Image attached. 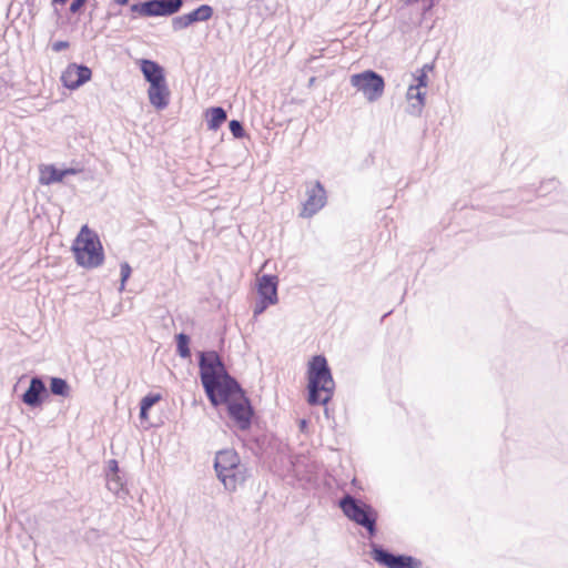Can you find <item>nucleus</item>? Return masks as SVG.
I'll list each match as a JSON object with an SVG mask.
<instances>
[{"instance_id":"f257e3e1","label":"nucleus","mask_w":568,"mask_h":568,"mask_svg":"<svg viewBox=\"0 0 568 568\" xmlns=\"http://www.w3.org/2000/svg\"><path fill=\"white\" fill-rule=\"evenodd\" d=\"M199 368L202 386L212 406L225 404L237 428L250 429L254 409L240 383L227 373L219 354L215 351L201 352Z\"/></svg>"},{"instance_id":"f03ea898","label":"nucleus","mask_w":568,"mask_h":568,"mask_svg":"<svg viewBox=\"0 0 568 568\" xmlns=\"http://www.w3.org/2000/svg\"><path fill=\"white\" fill-rule=\"evenodd\" d=\"M335 382L327 359L315 355L308 363L307 369V402L310 405H326L334 395Z\"/></svg>"},{"instance_id":"7ed1b4c3","label":"nucleus","mask_w":568,"mask_h":568,"mask_svg":"<svg viewBox=\"0 0 568 568\" xmlns=\"http://www.w3.org/2000/svg\"><path fill=\"white\" fill-rule=\"evenodd\" d=\"M214 469L219 480L229 491H234L247 476L245 465L241 463L239 454L233 449L220 450L216 454Z\"/></svg>"},{"instance_id":"20e7f679","label":"nucleus","mask_w":568,"mask_h":568,"mask_svg":"<svg viewBox=\"0 0 568 568\" xmlns=\"http://www.w3.org/2000/svg\"><path fill=\"white\" fill-rule=\"evenodd\" d=\"M72 251L77 263L87 268H95L102 265L104 253L99 236L83 225L79 235L73 242Z\"/></svg>"},{"instance_id":"39448f33","label":"nucleus","mask_w":568,"mask_h":568,"mask_svg":"<svg viewBox=\"0 0 568 568\" xmlns=\"http://www.w3.org/2000/svg\"><path fill=\"white\" fill-rule=\"evenodd\" d=\"M338 507L345 517L365 528L371 537L376 535L378 513L372 505L351 494H345L338 500Z\"/></svg>"},{"instance_id":"423d86ee","label":"nucleus","mask_w":568,"mask_h":568,"mask_svg":"<svg viewBox=\"0 0 568 568\" xmlns=\"http://www.w3.org/2000/svg\"><path fill=\"white\" fill-rule=\"evenodd\" d=\"M351 84L363 92L365 98L373 102L383 95L385 82L381 74L372 70H366L362 73L353 74L351 77Z\"/></svg>"},{"instance_id":"0eeeda50","label":"nucleus","mask_w":568,"mask_h":568,"mask_svg":"<svg viewBox=\"0 0 568 568\" xmlns=\"http://www.w3.org/2000/svg\"><path fill=\"white\" fill-rule=\"evenodd\" d=\"M183 6V0H146L133 3L130 10L142 17H170L178 13Z\"/></svg>"},{"instance_id":"6e6552de","label":"nucleus","mask_w":568,"mask_h":568,"mask_svg":"<svg viewBox=\"0 0 568 568\" xmlns=\"http://www.w3.org/2000/svg\"><path fill=\"white\" fill-rule=\"evenodd\" d=\"M372 557L381 566L386 568H420L422 561L408 555H394L383 547L373 544Z\"/></svg>"},{"instance_id":"1a4fd4ad","label":"nucleus","mask_w":568,"mask_h":568,"mask_svg":"<svg viewBox=\"0 0 568 568\" xmlns=\"http://www.w3.org/2000/svg\"><path fill=\"white\" fill-rule=\"evenodd\" d=\"M326 204V191L320 181L307 186L306 200L303 203L302 217H312Z\"/></svg>"},{"instance_id":"9d476101","label":"nucleus","mask_w":568,"mask_h":568,"mask_svg":"<svg viewBox=\"0 0 568 568\" xmlns=\"http://www.w3.org/2000/svg\"><path fill=\"white\" fill-rule=\"evenodd\" d=\"M92 71L83 64L71 63L62 72L61 81L70 90H75L91 79Z\"/></svg>"},{"instance_id":"9b49d317","label":"nucleus","mask_w":568,"mask_h":568,"mask_svg":"<svg viewBox=\"0 0 568 568\" xmlns=\"http://www.w3.org/2000/svg\"><path fill=\"white\" fill-rule=\"evenodd\" d=\"M47 396V387L41 377L34 376L22 395V402L30 407H39Z\"/></svg>"},{"instance_id":"f8f14e48","label":"nucleus","mask_w":568,"mask_h":568,"mask_svg":"<svg viewBox=\"0 0 568 568\" xmlns=\"http://www.w3.org/2000/svg\"><path fill=\"white\" fill-rule=\"evenodd\" d=\"M277 276L264 274L258 280L257 292L262 300L276 304L277 297Z\"/></svg>"},{"instance_id":"ddd939ff","label":"nucleus","mask_w":568,"mask_h":568,"mask_svg":"<svg viewBox=\"0 0 568 568\" xmlns=\"http://www.w3.org/2000/svg\"><path fill=\"white\" fill-rule=\"evenodd\" d=\"M148 95L150 103L158 110H164L170 102V90L166 81L149 87Z\"/></svg>"},{"instance_id":"4468645a","label":"nucleus","mask_w":568,"mask_h":568,"mask_svg":"<svg viewBox=\"0 0 568 568\" xmlns=\"http://www.w3.org/2000/svg\"><path fill=\"white\" fill-rule=\"evenodd\" d=\"M141 72L150 85L165 81L164 69L155 61L148 59L141 60Z\"/></svg>"},{"instance_id":"2eb2a0df","label":"nucleus","mask_w":568,"mask_h":568,"mask_svg":"<svg viewBox=\"0 0 568 568\" xmlns=\"http://www.w3.org/2000/svg\"><path fill=\"white\" fill-rule=\"evenodd\" d=\"M406 98L409 102L407 112L414 116L420 115L425 105V92H422L420 88L410 84Z\"/></svg>"},{"instance_id":"dca6fc26","label":"nucleus","mask_w":568,"mask_h":568,"mask_svg":"<svg viewBox=\"0 0 568 568\" xmlns=\"http://www.w3.org/2000/svg\"><path fill=\"white\" fill-rule=\"evenodd\" d=\"M209 130L216 131L227 118L226 111L222 106H213L206 111Z\"/></svg>"},{"instance_id":"f3484780","label":"nucleus","mask_w":568,"mask_h":568,"mask_svg":"<svg viewBox=\"0 0 568 568\" xmlns=\"http://www.w3.org/2000/svg\"><path fill=\"white\" fill-rule=\"evenodd\" d=\"M106 488L116 496H120L122 491H124L125 480L123 475L110 474L105 475Z\"/></svg>"},{"instance_id":"a211bd4d","label":"nucleus","mask_w":568,"mask_h":568,"mask_svg":"<svg viewBox=\"0 0 568 568\" xmlns=\"http://www.w3.org/2000/svg\"><path fill=\"white\" fill-rule=\"evenodd\" d=\"M162 396L158 393H149L140 402V418L148 419L149 410L161 400Z\"/></svg>"},{"instance_id":"6ab92c4d","label":"nucleus","mask_w":568,"mask_h":568,"mask_svg":"<svg viewBox=\"0 0 568 568\" xmlns=\"http://www.w3.org/2000/svg\"><path fill=\"white\" fill-rule=\"evenodd\" d=\"M213 8L209 4H201L193 11L189 12V16H191V20L193 23L196 22H205L210 20L213 17Z\"/></svg>"},{"instance_id":"aec40b11","label":"nucleus","mask_w":568,"mask_h":568,"mask_svg":"<svg viewBox=\"0 0 568 568\" xmlns=\"http://www.w3.org/2000/svg\"><path fill=\"white\" fill-rule=\"evenodd\" d=\"M50 390L54 395L67 397L70 393V386L65 379L52 377L50 381Z\"/></svg>"},{"instance_id":"412c9836","label":"nucleus","mask_w":568,"mask_h":568,"mask_svg":"<svg viewBox=\"0 0 568 568\" xmlns=\"http://www.w3.org/2000/svg\"><path fill=\"white\" fill-rule=\"evenodd\" d=\"M189 344H190L189 335H186L184 333H180L176 335V351H178V354L182 358L191 357V351H190Z\"/></svg>"},{"instance_id":"4be33fe9","label":"nucleus","mask_w":568,"mask_h":568,"mask_svg":"<svg viewBox=\"0 0 568 568\" xmlns=\"http://www.w3.org/2000/svg\"><path fill=\"white\" fill-rule=\"evenodd\" d=\"M47 172H48V175L41 178L42 184L48 185V184H52V183L62 182V180L65 178L63 170L57 169L53 165H49L47 168Z\"/></svg>"},{"instance_id":"5701e85b","label":"nucleus","mask_w":568,"mask_h":568,"mask_svg":"<svg viewBox=\"0 0 568 568\" xmlns=\"http://www.w3.org/2000/svg\"><path fill=\"white\" fill-rule=\"evenodd\" d=\"M192 24L193 21L191 20V16H189V13L176 16L172 19V29L174 31L186 29Z\"/></svg>"},{"instance_id":"b1692460","label":"nucleus","mask_w":568,"mask_h":568,"mask_svg":"<svg viewBox=\"0 0 568 568\" xmlns=\"http://www.w3.org/2000/svg\"><path fill=\"white\" fill-rule=\"evenodd\" d=\"M432 67H429L428 64H425L422 69L417 70V75H416V84H414L415 87L417 88H425L427 85V70H430Z\"/></svg>"},{"instance_id":"393cba45","label":"nucleus","mask_w":568,"mask_h":568,"mask_svg":"<svg viewBox=\"0 0 568 568\" xmlns=\"http://www.w3.org/2000/svg\"><path fill=\"white\" fill-rule=\"evenodd\" d=\"M229 128L234 138L241 139L245 135L243 124L239 120H231Z\"/></svg>"},{"instance_id":"a878e982","label":"nucleus","mask_w":568,"mask_h":568,"mask_svg":"<svg viewBox=\"0 0 568 568\" xmlns=\"http://www.w3.org/2000/svg\"><path fill=\"white\" fill-rule=\"evenodd\" d=\"M120 268H121V287H123L125 282L128 281V278L131 275V266L126 262H124L120 265Z\"/></svg>"},{"instance_id":"bb28decb","label":"nucleus","mask_w":568,"mask_h":568,"mask_svg":"<svg viewBox=\"0 0 568 568\" xmlns=\"http://www.w3.org/2000/svg\"><path fill=\"white\" fill-rule=\"evenodd\" d=\"M270 305H273V304L260 298V301L256 303L254 311H253L254 316L256 317V316L261 315Z\"/></svg>"},{"instance_id":"cd10ccee","label":"nucleus","mask_w":568,"mask_h":568,"mask_svg":"<svg viewBox=\"0 0 568 568\" xmlns=\"http://www.w3.org/2000/svg\"><path fill=\"white\" fill-rule=\"evenodd\" d=\"M120 473L119 464L115 459H109L106 462L105 475Z\"/></svg>"},{"instance_id":"c85d7f7f","label":"nucleus","mask_w":568,"mask_h":568,"mask_svg":"<svg viewBox=\"0 0 568 568\" xmlns=\"http://www.w3.org/2000/svg\"><path fill=\"white\" fill-rule=\"evenodd\" d=\"M88 0H72L69 10L71 13H77L87 3Z\"/></svg>"},{"instance_id":"c756f323","label":"nucleus","mask_w":568,"mask_h":568,"mask_svg":"<svg viewBox=\"0 0 568 568\" xmlns=\"http://www.w3.org/2000/svg\"><path fill=\"white\" fill-rule=\"evenodd\" d=\"M69 42L68 41H55L54 43H52V50L54 52H60L62 50H65L69 48Z\"/></svg>"},{"instance_id":"7c9ffc66","label":"nucleus","mask_w":568,"mask_h":568,"mask_svg":"<svg viewBox=\"0 0 568 568\" xmlns=\"http://www.w3.org/2000/svg\"><path fill=\"white\" fill-rule=\"evenodd\" d=\"M79 172V170L77 169H73V168H69V169H64L63 170V173H64V176L67 175H74Z\"/></svg>"},{"instance_id":"2f4dec72","label":"nucleus","mask_w":568,"mask_h":568,"mask_svg":"<svg viewBox=\"0 0 568 568\" xmlns=\"http://www.w3.org/2000/svg\"><path fill=\"white\" fill-rule=\"evenodd\" d=\"M68 0H52L53 4H65Z\"/></svg>"},{"instance_id":"473e14b6","label":"nucleus","mask_w":568,"mask_h":568,"mask_svg":"<svg viewBox=\"0 0 568 568\" xmlns=\"http://www.w3.org/2000/svg\"><path fill=\"white\" fill-rule=\"evenodd\" d=\"M306 426H307V422L305 419H302L301 423H300L301 429L306 428Z\"/></svg>"},{"instance_id":"72a5a7b5","label":"nucleus","mask_w":568,"mask_h":568,"mask_svg":"<svg viewBox=\"0 0 568 568\" xmlns=\"http://www.w3.org/2000/svg\"><path fill=\"white\" fill-rule=\"evenodd\" d=\"M115 2L120 6L128 4L129 0H115Z\"/></svg>"}]
</instances>
